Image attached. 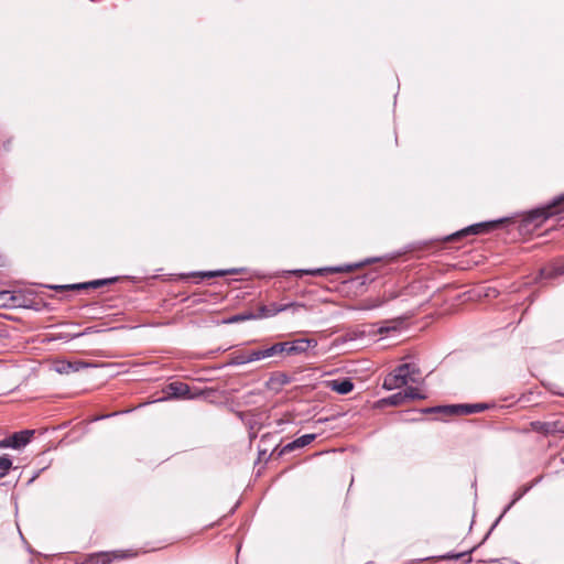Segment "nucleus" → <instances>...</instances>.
<instances>
[{
	"instance_id": "obj_2",
	"label": "nucleus",
	"mask_w": 564,
	"mask_h": 564,
	"mask_svg": "<svg viewBox=\"0 0 564 564\" xmlns=\"http://www.w3.org/2000/svg\"><path fill=\"white\" fill-rule=\"evenodd\" d=\"M488 409L486 403H474V404H456V405H438L426 408L422 410V413H447V414H474L479 413Z\"/></svg>"
},
{
	"instance_id": "obj_6",
	"label": "nucleus",
	"mask_w": 564,
	"mask_h": 564,
	"mask_svg": "<svg viewBox=\"0 0 564 564\" xmlns=\"http://www.w3.org/2000/svg\"><path fill=\"white\" fill-rule=\"evenodd\" d=\"M302 304L297 303H288V304H278V303H271L267 306H263L261 308L263 316H274L283 311H286L289 308H293L294 311L302 308Z\"/></svg>"
},
{
	"instance_id": "obj_11",
	"label": "nucleus",
	"mask_w": 564,
	"mask_h": 564,
	"mask_svg": "<svg viewBox=\"0 0 564 564\" xmlns=\"http://www.w3.org/2000/svg\"><path fill=\"white\" fill-rule=\"evenodd\" d=\"M498 223H482V224H476L471 225L466 229H463L462 231L457 232L456 236H465V235H477L479 232H482L485 228H491L496 227Z\"/></svg>"
},
{
	"instance_id": "obj_3",
	"label": "nucleus",
	"mask_w": 564,
	"mask_h": 564,
	"mask_svg": "<svg viewBox=\"0 0 564 564\" xmlns=\"http://www.w3.org/2000/svg\"><path fill=\"white\" fill-rule=\"evenodd\" d=\"M408 368V365H399L392 372L388 373L383 380V389L394 390L405 387L410 382L405 373Z\"/></svg>"
},
{
	"instance_id": "obj_18",
	"label": "nucleus",
	"mask_w": 564,
	"mask_h": 564,
	"mask_svg": "<svg viewBox=\"0 0 564 564\" xmlns=\"http://www.w3.org/2000/svg\"><path fill=\"white\" fill-rule=\"evenodd\" d=\"M12 467V460L8 455L0 456V474H3V477L8 474V471Z\"/></svg>"
},
{
	"instance_id": "obj_9",
	"label": "nucleus",
	"mask_w": 564,
	"mask_h": 564,
	"mask_svg": "<svg viewBox=\"0 0 564 564\" xmlns=\"http://www.w3.org/2000/svg\"><path fill=\"white\" fill-rule=\"evenodd\" d=\"M316 435L315 434H305V435H302L301 437L294 440L293 442L286 444L281 453L284 454V453H289L295 448H301V447H304L308 444H311L314 440H315Z\"/></svg>"
},
{
	"instance_id": "obj_5",
	"label": "nucleus",
	"mask_w": 564,
	"mask_h": 564,
	"mask_svg": "<svg viewBox=\"0 0 564 564\" xmlns=\"http://www.w3.org/2000/svg\"><path fill=\"white\" fill-rule=\"evenodd\" d=\"M562 202H564V195L556 199L552 205L531 212L530 218L532 220H539L540 218L545 220L556 214H560L562 210L558 208V205Z\"/></svg>"
},
{
	"instance_id": "obj_24",
	"label": "nucleus",
	"mask_w": 564,
	"mask_h": 564,
	"mask_svg": "<svg viewBox=\"0 0 564 564\" xmlns=\"http://www.w3.org/2000/svg\"><path fill=\"white\" fill-rule=\"evenodd\" d=\"M272 383H278V384H286L289 383V377L284 373H278L276 376L272 377L271 380H270Z\"/></svg>"
},
{
	"instance_id": "obj_21",
	"label": "nucleus",
	"mask_w": 564,
	"mask_h": 564,
	"mask_svg": "<svg viewBox=\"0 0 564 564\" xmlns=\"http://www.w3.org/2000/svg\"><path fill=\"white\" fill-rule=\"evenodd\" d=\"M561 274H564V261L555 264L550 272L545 273L547 278H553Z\"/></svg>"
},
{
	"instance_id": "obj_15",
	"label": "nucleus",
	"mask_w": 564,
	"mask_h": 564,
	"mask_svg": "<svg viewBox=\"0 0 564 564\" xmlns=\"http://www.w3.org/2000/svg\"><path fill=\"white\" fill-rule=\"evenodd\" d=\"M404 365H408L409 367L408 370L405 371L409 381L412 383L419 382L421 376L420 368L415 364L405 362Z\"/></svg>"
},
{
	"instance_id": "obj_8",
	"label": "nucleus",
	"mask_w": 564,
	"mask_h": 564,
	"mask_svg": "<svg viewBox=\"0 0 564 564\" xmlns=\"http://www.w3.org/2000/svg\"><path fill=\"white\" fill-rule=\"evenodd\" d=\"M33 434H34L33 430H24V431L17 432V433L12 434L10 436L11 443H12V448L19 449V448L25 446L28 443H30Z\"/></svg>"
},
{
	"instance_id": "obj_28",
	"label": "nucleus",
	"mask_w": 564,
	"mask_h": 564,
	"mask_svg": "<svg viewBox=\"0 0 564 564\" xmlns=\"http://www.w3.org/2000/svg\"><path fill=\"white\" fill-rule=\"evenodd\" d=\"M539 423H540V422H533V423H532V427H533V430H535V431H538V432H540V425H539Z\"/></svg>"
},
{
	"instance_id": "obj_10",
	"label": "nucleus",
	"mask_w": 564,
	"mask_h": 564,
	"mask_svg": "<svg viewBox=\"0 0 564 564\" xmlns=\"http://www.w3.org/2000/svg\"><path fill=\"white\" fill-rule=\"evenodd\" d=\"M329 387L339 394H347L352 391L354 383L350 379L333 380L329 382Z\"/></svg>"
},
{
	"instance_id": "obj_4",
	"label": "nucleus",
	"mask_w": 564,
	"mask_h": 564,
	"mask_svg": "<svg viewBox=\"0 0 564 564\" xmlns=\"http://www.w3.org/2000/svg\"><path fill=\"white\" fill-rule=\"evenodd\" d=\"M264 358H269L267 348L237 352L231 357L228 364L234 366H240L252 361H258Z\"/></svg>"
},
{
	"instance_id": "obj_26",
	"label": "nucleus",
	"mask_w": 564,
	"mask_h": 564,
	"mask_svg": "<svg viewBox=\"0 0 564 564\" xmlns=\"http://www.w3.org/2000/svg\"><path fill=\"white\" fill-rule=\"evenodd\" d=\"M8 447H12V443H11V437L10 436L0 441V448H8Z\"/></svg>"
},
{
	"instance_id": "obj_23",
	"label": "nucleus",
	"mask_w": 564,
	"mask_h": 564,
	"mask_svg": "<svg viewBox=\"0 0 564 564\" xmlns=\"http://www.w3.org/2000/svg\"><path fill=\"white\" fill-rule=\"evenodd\" d=\"M540 432L544 434L554 433L556 430L555 423H539Z\"/></svg>"
},
{
	"instance_id": "obj_30",
	"label": "nucleus",
	"mask_w": 564,
	"mask_h": 564,
	"mask_svg": "<svg viewBox=\"0 0 564 564\" xmlns=\"http://www.w3.org/2000/svg\"><path fill=\"white\" fill-rule=\"evenodd\" d=\"M3 478V474H0V479Z\"/></svg>"
},
{
	"instance_id": "obj_12",
	"label": "nucleus",
	"mask_w": 564,
	"mask_h": 564,
	"mask_svg": "<svg viewBox=\"0 0 564 564\" xmlns=\"http://www.w3.org/2000/svg\"><path fill=\"white\" fill-rule=\"evenodd\" d=\"M108 283V280H95V281H91V282H87V283H78V284H72V285H58V286H54V289H61V290H64V289H72V290H79V289H86V288H99L104 284Z\"/></svg>"
},
{
	"instance_id": "obj_14",
	"label": "nucleus",
	"mask_w": 564,
	"mask_h": 564,
	"mask_svg": "<svg viewBox=\"0 0 564 564\" xmlns=\"http://www.w3.org/2000/svg\"><path fill=\"white\" fill-rule=\"evenodd\" d=\"M0 302L2 306H15L19 304V296L10 291H0Z\"/></svg>"
},
{
	"instance_id": "obj_20",
	"label": "nucleus",
	"mask_w": 564,
	"mask_h": 564,
	"mask_svg": "<svg viewBox=\"0 0 564 564\" xmlns=\"http://www.w3.org/2000/svg\"><path fill=\"white\" fill-rule=\"evenodd\" d=\"M227 273H236V270H230V271H223V270H218V271H207V272H202L199 273V275L202 278H215V276H223V275H226Z\"/></svg>"
},
{
	"instance_id": "obj_19",
	"label": "nucleus",
	"mask_w": 564,
	"mask_h": 564,
	"mask_svg": "<svg viewBox=\"0 0 564 564\" xmlns=\"http://www.w3.org/2000/svg\"><path fill=\"white\" fill-rule=\"evenodd\" d=\"M403 392L406 394V400H414V399L423 400L426 398L425 394L420 393L419 390L413 387H408Z\"/></svg>"
},
{
	"instance_id": "obj_25",
	"label": "nucleus",
	"mask_w": 564,
	"mask_h": 564,
	"mask_svg": "<svg viewBox=\"0 0 564 564\" xmlns=\"http://www.w3.org/2000/svg\"><path fill=\"white\" fill-rule=\"evenodd\" d=\"M108 564L109 563V558H108V555L107 554H101V555H97L95 557H91L89 560V564Z\"/></svg>"
},
{
	"instance_id": "obj_17",
	"label": "nucleus",
	"mask_w": 564,
	"mask_h": 564,
	"mask_svg": "<svg viewBox=\"0 0 564 564\" xmlns=\"http://www.w3.org/2000/svg\"><path fill=\"white\" fill-rule=\"evenodd\" d=\"M85 367V364L83 362H62L57 367V371L61 373H69L70 371H77L79 368Z\"/></svg>"
},
{
	"instance_id": "obj_7",
	"label": "nucleus",
	"mask_w": 564,
	"mask_h": 564,
	"mask_svg": "<svg viewBox=\"0 0 564 564\" xmlns=\"http://www.w3.org/2000/svg\"><path fill=\"white\" fill-rule=\"evenodd\" d=\"M169 394L173 398L192 399L191 389L186 383L172 382L167 387Z\"/></svg>"
},
{
	"instance_id": "obj_13",
	"label": "nucleus",
	"mask_w": 564,
	"mask_h": 564,
	"mask_svg": "<svg viewBox=\"0 0 564 564\" xmlns=\"http://www.w3.org/2000/svg\"><path fill=\"white\" fill-rule=\"evenodd\" d=\"M351 270H352L351 265H345V267L322 268V269H316V270H312V271H305V273H308L312 275H324L325 273L349 272Z\"/></svg>"
},
{
	"instance_id": "obj_29",
	"label": "nucleus",
	"mask_w": 564,
	"mask_h": 564,
	"mask_svg": "<svg viewBox=\"0 0 564 564\" xmlns=\"http://www.w3.org/2000/svg\"><path fill=\"white\" fill-rule=\"evenodd\" d=\"M240 319H245V317H235L234 321H240Z\"/></svg>"
},
{
	"instance_id": "obj_22",
	"label": "nucleus",
	"mask_w": 564,
	"mask_h": 564,
	"mask_svg": "<svg viewBox=\"0 0 564 564\" xmlns=\"http://www.w3.org/2000/svg\"><path fill=\"white\" fill-rule=\"evenodd\" d=\"M383 303H384V300H380V299L366 300L362 305V308H366V310L376 308V307H379L380 305H382Z\"/></svg>"
},
{
	"instance_id": "obj_27",
	"label": "nucleus",
	"mask_w": 564,
	"mask_h": 564,
	"mask_svg": "<svg viewBox=\"0 0 564 564\" xmlns=\"http://www.w3.org/2000/svg\"><path fill=\"white\" fill-rule=\"evenodd\" d=\"M466 555H469V552H464V553H458V554H448V555L444 556V558H456V560H458V558H462V557H464Z\"/></svg>"
},
{
	"instance_id": "obj_1",
	"label": "nucleus",
	"mask_w": 564,
	"mask_h": 564,
	"mask_svg": "<svg viewBox=\"0 0 564 564\" xmlns=\"http://www.w3.org/2000/svg\"><path fill=\"white\" fill-rule=\"evenodd\" d=\"M317 343L314 339L299 338L291 341H281L267 348L268 357L285 352L286 355L294 356L306 352L310 348L316 347Z\"/></svg>"
},
{
	"instance_id": "obj_16",
	"label": "nucleus",
	"mask_w": 564,
	"mask_h": 564,
	"mask_svg": "<svg viewBox=\"0 0 564 564\" xmlns=\"http://www.w3.org/2000/svg\"><path fill=\"white\" fill-rule=\"evenodd\" d=\"M387 404L398 406L403 404L406 401V394L402 392H397L387 399L383 400Z\"/></svg>"
}]
</instances>
